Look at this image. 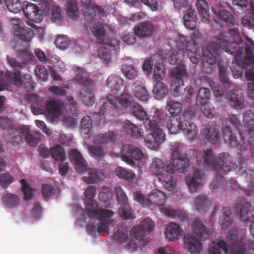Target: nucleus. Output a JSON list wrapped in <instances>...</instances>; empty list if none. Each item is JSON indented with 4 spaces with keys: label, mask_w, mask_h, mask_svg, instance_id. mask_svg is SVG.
Returning <instances> with one entry per match:
<instances>
[{
    "label": "nucleus",
    "mask_w": 254,
    "mask_h": 254,
    "mask_svg": "<svg viewBox=\"0 0 254 254\" xmlns=\"http://www.w3.org/2000/svg\"><path fill=\"white\" fill-rule=\"evenodd\" d=\"M93 27L90 28V30L100 45L98 51L99 57L106 64H109L111 61L110 50H119V42L115 38H106L105 27L99 22L93 23Z\"/></svg>",
    "instance_id": "6"
},
{
    "label": "nucleus",
    "mask_w": 254,
    "mask_h": 254,
    "mask_svg": "<svg viewBox=\"0 0 254 254\" xmlns=\"http://www.w3.org/2000/svg\"><path fill=\"white\" fill-rule=\"evenodd\" d=\"M195 116L194 112L191 110L185 111L180 117L181 130L187 137L191 140L197 138L198 129L191 120Z\"/></svg>",
    "instance_id": "16"
},
{
    "label": "nucleus",
    "mask_w": 254,
    "mask_h": 254,
    "mask_svg": "<svg viewBox=\"0 0 254 254\" xmlns=\"http://www.w3.org/2000/svg\"><path fill=\"white\" fill-rule=\"evenodd\" d=\"M22 136H24L26 142L31 146H35L40 139L42 134L37 131L31 132L26 126H21L13 131L9 137V142L13 145H19L22 142Z\"/></svg>",
    "instance_id": "12"
},
{
    "label": "nucleus",
    "mask_w": 254,
    "mask_h": 254,
    "mask_svg": "<svg viewBox=\"0 0 254 254\" xmlns=\"http://www.w3.org/2000/svg\"><path fill=\"white\" fill-rule=\"evenodd\" d=\"M210 92L208 88H201L198 92L196 102L197 104H202L208 101L210 99Z\"/></svg>",
    "instance_id": "62"
},
{
    "label": "nucleus",
    "mask_w": 254,
    "mask_h": 254,
    "mask_svg": "<svg viewBox=\"0 0 254 254\" xmlns=\"http://www.w3.org/2000/svg\"><path fill=\"white\" fill-rule=\"evenodd\" d=\"M196 6L198 13L203 20L205 22L209 21L210 14L209 5L207 1L205 0H197Z\"/></svg>",
    "instance_id": "41"
},
{
    "label": "nucleus",
    "mask_w": 254,
    "mask_h": 254,
    "mask_svg": "<svg viewBox=\"0 0 254 254\" xmlns=\"http://www.w3.org/2000/svg\"><path fill=\"white\" fill-rule=\"evenodd\" d=\"M43 101L37 98L36 101L31 104V111L34 115L46 113L47 117L52 121L58 119L62 114V109L64 106L60 100H50L46 106V109L42 106Z\"/></svg>",
    "instance_id": "10"
},
{
    "label": "nucleus",
    "mask_w": 254,
    "mask_h": 254,
    "mask_svg": "<svg viewBox=\"0 0 254 254\" xmlns=\"http://www.w3.org/2000/svg\"><path fill=\"white\" fill-rule=\"evenodd\" d=\"M171 75L173 77L172 82L179 85L184 84L183 78L188 76L187 70L183 63H181L178 66L172 68L171 71Z\"/></svg>",
    "instance_id": "30"
},
{
    "label": "nucleus",
    "mask_w": 254,
    "mask_h": 254,
    "mask_svg": "<svg viewBox=\"0 0 254 254\" xmlns=\"http://www.w3.org/2000/svg\"><path fill=\"white\" fill-rule=\"evenodd\" d=\"M155 30L154 25L148 22H142L134 27V34L139 37L145 38L151 36Z\"/></svg>",
    "instance_id": "29"
},
{
    "label": "nucleus",
    "mask_w": 254,
    "mask_h": 254,
    "mask_svg": "<svg viewBox=\"0 0 254 254\" xmlns=\"http://www.w3.org/2000/svg\"><path fill=\"white\" fill-rule=\"evenodd\" d=\"M119 214L121 218L125 220L131 219L134 218L133 211L130 205L127 203L121 206L119 210Z\"/></svg>",
    "instance_id": "55"
},
{
    "label": "nucleus",
    "mask_w": 254,
    "mask_h": 254,
    "mask_svg": "<svg viewBox=\"0 0 254 254\" xmlns=\"http://www.w3.org/2000/svg\"><path fill=\"white\" fill-rule=\"evenodd\" d=\"M107 102H103L100 106L99 111L95 115L100 117L99 121L102 123H105L104 116L109 110V107L118 108L117 104H119L125 107H128L131 104V96L127 93H123L121 95L115 97L110 95L107 98Z\"/></svg>",
    "instance_id": "13"
},
{
    "label": "nucleus",
    "mask_w": 254,
    "mask_h": 254,
    "mask_svg": "<svg viewBox=\"0 0 254 254\" xmlns=\"http://www.w3.org/2000/svg\"><path fill=\"white\" fill-rule=\"evenodd\" d=\"M222 132L225 140H228L232 146L238 147L240 151L238 154L237 158L239 164H236L232 161V157L228 153L219 154L216 157L211 148L207 149L203 151H196L195 157L198 165L211 168L214 171L221 172H228L234 168H239L243 174L250 173L252 178L254 176V172L248 169L246 161L249 157H245L244 146L246 145L240 142L236 134L233 130L232 126L238 130L242 127L241 123L235 115H229V117L222 120Z\"/></svg>",
    "instance_id": "1"
},
{
    "label": "nucleus",
    "mask_w": 254,
    "mask_h": 254,
    "mask_svg": "<svg viewBox=\"0 0 254 254\" xmlns=\"http://www.w3.org/2000/svg\"><path fill=\"white\" fill-rule=\"evenodd\" d=\"M219 73L220 80L223 86H227L228 88H234V85L229 81L227 77V67L219 65Z\"/></svg>",
    "instance_id": "58"
},
{
    "label": "nucleus",
    "mask_w": 254,
    "mask_h": 254,
    "mask_svg": "<svg viewBox=\"0 0 254 254\" xmlns=\"http://www.w3.org/2000/svg\"><path fill=\"white\" fill-rule=\"evenodd\" d=\"M185 245L188 251L192 254H197L202 250L201 243L191 234H186L184 236Z\"/></svg>",
    "instance_id": "28"
},
{
    "label": "nucleus",
    "mask_w": 254,
    "mask_h": 254,
    "mask_svg": "<svg viewBox=\"0 0 254 254\" xmlns=\"http://www.w3.org/2000/svg\"><path fill=\"white\" fill-rule=\"evenodd\" d=\"M203 135L205 138L211 143L217 144L220 139V133L218 129L212 127H207L203 130Z\"/></svg>",
    "instance_id": "38"
},
{
    "label": "nucleus",
    "mask_w": 254,
    "mask_h": 254,
    "mask_svg": "<svg viewBox=\"0 0 254 254\" xmlns=\"http://www.w3.org/2000/svg\"><path fill=\"white\" fill-rule=\"evenodd\" d=\"M194 205L197 211L202 212L210 205V201L205 195H200L196 197Z\"/></svg>",
    "instance_id": "47"
},
{
    "label": "nucleus",
    "mask_w": 254,
    "mask_h": 254,
    "mask_svg": "<svg viewBox=\"0 0 254 254\" xmlns=\"http://www.w3.org/2000/svg\"><path fill=\"white\" fill-rule=\"evenodd\" d=\"M117 138V133L114 131H108L104 133H100L95 136L94 141L95 144L105 145L114 142Z\"/></svg>",
    "instance_id": "35"
},
{
    "label": "nucleus",
    "mask_w": 254,
    "mask_h": 254,
    "mask_svg": "<svg viewBox=\"0 0 254 254\" xmlns=\"http://www.w3.org/2000/svg\"><path fill=\"white\" fill-rule=\"evenodd\" d=\"M148 124V133L145 138L146 146L151 149H158L165 140V133L163 127L166 126L171 134H177L181 130L180 121L170 119L167 113L157 109Z\"/></svg>",
    "instance_id": "3"
},
{
    "label": "nucleus",
    "mask_w": 254,
    "mask_h": 254,
    "mask_svg": "<svg viewBox=\"0 0 254 254\" xmlns=\"http://www.w3.org/2000/svg\"><path fill=\"white\" fill-rule=\"evenodd\" d=\"M210 86L213 94L216 97H224L229 100L231 105L237 110H242L245 108L244 99L242 93L238 90H235L234 88H228L227 86L224 88V90L217 83L212 82L209 83Z\"/></svg>",
    "instance_id": "11"
},
{
    "label": "nucleus",
    "mask_w": 254,
    "mask_h": 254,
    "mask_svg": "<svg viewBox=\"0 0 254 254\" xmlns=\"http://www.w3.org/2000/svg\"><path fill=\"white\" fill-rule=\"evenodd\" d=\"M51 155L57 161L64 162L66 159L64 149L60 145L51 148Z\"/></svg>",
    "instance_id": "49"
},
{
    "label": "nucleus",
    "mask_w": 254,
    "mask_h": 254,
    "mask_svg": "<svg viewBox=\"0 0 254 254\" xmlns=\"http://www.w3.org/2000/svg\"><path fill=\"white\" fill-rule=\"evenodd\" d=\"M18 69H14L15 71L13 72H8V74L4 76V79H6V81H3L2 79L0 80V92L3 90L10 83L17 87L23 85L26 88H33L34 82L31 75L26 74L21 76L20 71Z\"/></svg>",
    "instance_id": "14"
},
{
    "label": "nucleus",
    "mask_w": 254,
    "mask_h": 254,
    "mask_svg": "<svg viewBox=\"0 0 254 254\" xmlns=\"http://www.w3.org/2000/svg\"><path fill=\"white\" fill-rule=\"evenodd\" d=\"M18 57L21 59L22 63L19 62L14 58L7 56V61L8 64L14 69H21L23 64L31 61L34 58V55L32 53L29 52L27 50L18 51L17 53Z\"/></svg>",
    "instance_id": "22"
},
{
    "label": "nucleus",
    "mask_w": 254,
    "mask_h": 254,
    "mask_svg": "<svg viewBox=\"0 0 254 254\" xmlns=\"http://www.w3.org/2000/svg\"><path fill=\"white\" fill-rule=\"evenodd\" d=\"M175 173L169 172L166 171L160 176L158 177L159 181L162 184L165 188L169 190H171L175 188L176 183V179L174 178L172 174Z\"/></svg>",
    "instance_id": "37"
},
{
    "label": "nucleus",
    "mask_w": 254,
    "mask_h": 254,
    "mask_svg": "<svg viewBox=\"0 0 254 254\" xmlns=\"http://www.w3.org/2000/svg\"><path fill=\"white\" fill-rule=\"evenodd\" d=\"M121 70L124 76L129 79H134L137 75L136 68L130 64L123 65Z\"/></svg>",
    "instance_id": "56"
},
{
    "label": "nucleus",
    "mask_w": 254,
    "mask_h": 254,
    "mask_svg": "<svg viewBox=\"0 0 254 254\" xmlns=\"http://www.w3.org/2000/svg\"><path fill=\"white\" fill-rule=\"evenodd\" d=\"M165 235L170 241L177 240L182 235V229L178 224L173 222L170 223L165 230Z\"/></svg>",
    "instance_id": "32"
},
{
    "label": "nucleus",
    "mask_w": 254,
    "mask_h": 254,
    "mask_svg": "<svg viewBox=\"0 0 254 254\" xmlns=\"http://www.w3.org/2000/svg\"><path fill=\"white\" fill-rule=\"evenodd\" d=\"M163 53V52H161L160 53H157L152 56V57L146 59L143 64V70L147 73H150L152 70L153 63L154 61L157 62V59H160V61H164L167 59V57Z\"/></svg>",
    "instance_id": "43"
},
{
    "label": "nucleus",
    "mask_w": 254,
    "mask_h": 254,
    "mask_svg": "<svg viewBox=\"0 0 254 254\" xmlns=\"http://www.w3.org/2000/svg\"><path fill=\"white\" fill-rule=\"evenodd\" d=\"M170 166L171 163L169 161L164 162L161 159L154 158L149 168V172L158 178L166 171L170 172Z\"/></svg>",
    "instance_id": "23"
},
{
    "label": "nucleus",
    "mask_w": 254,
    "mask_h": 254,
    "mask_svg": "<svg viewBox=\"0 0 254 254\" xmlns=\"http://www.w3.org/2000/svg\"><path fill=\"white\" fill-rule=\"evenodd\" d=\"M65 9L67 15L71 19H75L78 17L79 10L76 0H67L65 3Z\"/></svg>",
    "instance_id": "45"
},
{
    "label": "nucleus",
    "mask_w": 254,
    "mask_h": 254,
    "mask_svg": "<svg viewBox=\"0 0 254 254\" xmlns=\"http://www.w3.org/2000/svg\"><path fill=\"white\" fill-rule=\"evenodd\" d=\"M122 127L126 133L132 136L137 138L142 136V129L128 120H126L122 123Z\"/></svg>",
    "instance_id": "36"
},
{
    "label": "nucleus",
    "mask_w": 254,
    "mask_h": 254,
    "mask_svg": "<svg viewBox=\"0 0 254 254\" xmlns=\"http://www.w3.org/2000/svg\"><path fill=\"white\" fill-rule=\"evenodd\" d=\"M0 127L4 130H9V132L6 136L7 140L9 142L10 135L13 134L15 129H17L18 127H15L13 122L7 118L3 117H0Z\"/></svg>",
    "instance_id": "48"
},
{
    "label": "nucleus",
    "mask_w": 254,
    "mask_h": 254,
    "mask_svg": "<svg viewBox=\"0 0 254 254\" xmlns=\"http://www.w3.org/2000/svg\"><path fill=\"white\" fill-rule=\"evenodd\" d=\"M6 5L9 11L14 13L20 11L23 6L19 0H6Z\"/></svg>",
    "instance_id": "60"
},
{
    "label": "nucleus",
    "mask_w": 254,
    "mask_h": 254,
    "mask_svg": "<svg viewBox=\"0 0 254 254\" xmlns=\"http://www.w3.org/2000/svg\"><path fill=\"white\" fill-rule=\"evenodd\" d=\"M219 49L234 56L238 64L242 66L254 65V43L237 28L219 33L202 49V64L208 67L216 63Z\"/></svg>",
    "instance_id": "2"
},
{
    "label": "nucleus",
    "mask_w": 254,
    "mask_h": 254,
    "mask_svg": "<svg viewBox=\"0 0 254 254\" xmlns=\"http://www.w3.org/2000/svg\"><path fill=\"white\" fill-rule=\"evenodd\" d=\"M154 228L155 224L150 218H144L139 225L134 226L129 234L131 238L137 241V243L130 241L127 244V248L134 252L144 248L147 244L144 239L145 234L153 231Z\"/></svg>",
    "instance_id": "9"
},
{
    "label": "nucleus",
    "mask_w": 254,
    "mask_h": 254,
    "mask_svg": "<svg viewBox=\"0 0 254 254\" xmlns=\"http://www.w3.org/2000/svg\"><path fill=\"white\" fill-rule=\"evenodd\" d=\"M11 23L15 37L24 42L31 41L33 37V31L31 29L26 27L19 19H13Z\"/></svg>",
    "instance_id": "20"
},
{
    "label": "nucleus",
    "mask_w": 254,
    "mask_h": 254,
    "mask_svg": "<svg viewBox=\"0 0 254 254\" xmlns=\"http://www.w3.org/2000/svg\"><path fill=\"white\" fill-rule=\"evenodd\" d=\"M168 112L172 116H177L182 110V104L179 102L170 100L167 103Z\"/></svg>",
    "instance_id": "54"
},
{
    "label": "nucleus",
    "mask_w": 254,
    "mask_h": 254,
    "mask_svg": "<svg viewBox=\"0 0 254 254\" xmlns=\"http://www.w3.org/2000/svg\"><path fill=\"white\" fill-rule=\"evenodd\" d=\"M163 61H160L159 59L158 63L155 65L154 76L156 80H162L165 77V68L164 65L162 64Z\"/></svg>",
    "instance_id": "61"
},
{
    "label": "nucleus",
    "mask_w": 254,
    "mask_h": 254,
    "mask_svg": "<svg viewBox=\"0 0 254 254\" xmlns=\"http://www.w3.org/2000/svg\"><path fill=\"white\" fill-rule=\"evenodd\" d=\"M204 177L203 172L200 169H196L193 174L188 176L186 178V183L191 192H194L202 185Z\"/></svg>",
    "instance_id": "26"
},
{
    "label": "nucleus",
    "mask_w": 254,
    "mask_h": 254,
    "mask_svg": "<svg viewBox=\"0 0 254 254\" xmlns=\"http://www.w3.org/2000/svg\"><path fill=\"white\" fill-rule=\"evenodd\" d=\"M243 118L246 133L244 135L239 133L237 137L240 142L247 146V144H249L248 140H252L254 138V114L251 111H246Z\"/></svg>",
    "instance_id": "18"
},
{
    "label": "nucleus",
    "mask_w": 254,
    "mask_h": 254,
    "mask_svg": "<svg viewBox=\"0 0 254 254\" xmlns=\"http://www.w3.org/2000/svg\"><path fill=\"white\" fill-rule=\"evenodd\" d=\"M171 147L172 155V160L169 161L171 163L170 172L185 173L190 165V159L181 154L179 143H174L171 145Z\"/></svg>",
    "instance_id": "15"
},
{
    "label": "nucleus",
    "mask_w": 254,
    "mask_h": 254,
    "mask_svg": "<svg viewBox=\"0 0 254 254\" xmlns=\"http://www.w3.org/2000/svg\"><path fill=\"white\" fill-rule=\"evenodd\" d=\"M131 239H129L128 238V232L127 231H124L122 230H118L113 235V240L114 241L117 243L119 244H126V248L129 250L127 248V245L128 244L129 242L133 241L137 243V241H136L135 239L131 237ZM131 251L130 250H129Z\"/></svg>",
    "instance_id": "40"
},
{
    "label": "nucleus",
    "mask_w": 254,
    "mask_h": 254,
    "mask_svg": "<svg viewBox=\"0 0 254 254\" xmlns=\"http://www.w3.org/2000/svg\"><path fill=\"white\" fill-rule=\"evenodd\" d=\"M220 221L223 229H227L232 225L233 220L231 208L229 207L223 208Z\"/></svg>",
    "instance_id": "46"
},
{
    "label": "nucleus",
    "mask_w": 254,
    "mask_h": 254,
    "mask_svg": "<svg viewBox=\"0 0 254 254\" xmlns=\"http://www.w3.org/2000/svg\"><path fill=\"white\" fill-rule=\"evenodd\" d=\"M74 71L73 81L75 84L81 86L79 92L81 100L87 106H92L95 102L94 91L95 90L94 83L84 74L83 68L77 66L72 67Z\"/></svg>",
    "instance_id": "7"
},
{
    "label": "nucleus",
    "mask_w": 254,
    "mask_h": 254,
    "mask_svg": "<svg viewBox=\"0 0 254 254\" xmlns=\"http://www.w3.org/2000/svg\"><path fill=\"white\" fill-rule=\"evenodd\" d=\"M88 177H83L82 180L88 184L98 182L102 180V174L97 170L89 169L88 171Z\"/></svg>",
    "instance_id": "51"
},
{
    "label": "nucleus",
    "mask_w": 254,
    "mask_h": 254,
    "mask_svg": "<svg viewBox=\"0 0 254 254\" xmlns=\"http://www.w3.org/2000/svg\"><path fill=\"white\" fill-rule=\"evenodd\" d=\"M153 92L155 96V98L159 99L166 96L168 93V89L164 83L158 81L154 85Z\"/></svg>",
    "instance_id": "52"
},
{
    "label": "nucleus",
    "mask_w": 254,
    "mask_h": 254,
    "mask_svg": "<svg viewBox=\"0 0 254 254\" xmlns=\"http://www.w3.org/2000/svg\"><path fill=\"white\" fill-rule=\"evenodd\" d=\"M81 6L84 9V15L89 22H94L96 16H104L105 10L100 6L92 3L91 0H81Z\"/></svg>",
    "instance_id": "21"
},
{
    "label": "nucleus",
    "mask_w": 254,
    "mask_h": 254,
    "mask_svg": "<svg viewBox=\"0 0 254 254\" xmlns=\"http://www.w3.org/2000/svg\"><path fill=\"white\" fill-rule=\"evenodd\" d=\"M212 11L218 19L224 22L228 26L234 25L235 22L234 16L230 12L225 10L221 4L215 5Z\"/></svg>",
    "instance_id": "27"
},
{
    "label": "nucleus",
    "mask_w": 254,
    "mask_h": 254,
    "mask_svg": "<svg viewBox=\"0 0 254 254\" xmlns=\"http://www.w3.org/2000/svg\"><path fill=\"white\" fill-rule=\"evenodd\" d=\"M92 121L89 116H84L81 121V129L84 134L91 136L92 135Z\"/></svg>",
    "instance_id": "57"
},
{
    "label": "nucleus",
    "mask_w": 254,
    "mask_h": 254,
    "mask_svg": "<svg viewBox=\"0 0 254 254\" xmlns=\"http://www.w3.org/2000/svg\"><path fill=\"white\" fill-rule=\"evenodd\" d=\"M192 229L194 234L200 238H206L208 233L205 226L203 222L197 218H195L192 223Z\"/></svg>",
    "instance_id": "42"
},
{
    "label": "nucleus",
    "mask_w": 254,
    "mask_h": 254,
    "mask_svg": "<svg viewBox=\"0 0 254 254\" xmlns=\"http://www.w3.org/2000/svg\"><path fill=\"white\" fill-rule=\"evenodd\" d=\"M178 44H181L185 48L187 57L192 63L196 64L200 61V52L197 44L193 41H188L187 37L180 35L177 40Z\"/></svg>",
    "instance_id": "17"
},
{
    "label": "nucleus",
    "mask_w": 254,
    "mask_h": 254,
    "mask_svg": "<svg viewBox=\"0 0 254 254\" xmlns=\"http://www.w3.org/2000/svg\"><path fill=\"white\" fill-rule=\"evenodd\" d=\"M240 219L243 222L247 223L254 218V207L249 202H246L242 205L239 212Z\"/></svg>",
    "instance_id": "34"
},
{
    "label": "nucleus",
    "mask_w": 254,
    "mask_h": 254,
    "mask_svg": "<svg viewBox=\"0 0 254 254\" xmlns=\"http://www.w3.org/2000/svg\"><path fill=\"white\" fill-rule=\"evenodd\" d=\"M237 234V231L236 230L229 232L228 239L233 242L232 247L230 249V251H228L227 243L221 240L217 243L212 242L210 244L207 254H221V250L223 251L225 254H244L246 245L242 239L234 241Z\"/></svg>",
    "instance_id": "8"
},
{
    "label": "nucleus",
    "mask_w": 254,
    "mask_h": 254,
    "mask_svg": "<svg viewBox=\"0 0 254 254\" xmlns=\"http://www.w3.org/2000/svg\"><path fill=\"white\" fill-rule=\"evenodd\" d=\"M69 159L73 161L75 169L78 173H84L88 170L87 162L82 157L80 152L77 149H71L69 151Z\"/></svg>",
    "instance_id": "24"
},
{
    "label": "nucleus",
    "mask_w": 254,
    "mask_h": 254,
    "mask_svg": "<svg viewBox=\"0 0 254 254\" xmlns=\"http://www.w3.org/2000/svg\"><path fill=\"white\" fill-rule=\"evenodd\" d=\"M115 174L119 178L128 181L133 180L135 176L131 170H127L122 167H118L116 168Z\"/></svg>",
    "instance_id": "50"
},
{
    "label": "nucleus",
    "mask_w": 254,
    "mask_h": 254,
    "mask_svg": "<svg viewBox=\"0 0 254 254\" xmlns=\"http://www.w3.org/2000/svg\"><path fill=\"white\" fill-rule=\"evenodd\" d=\"M133 197L136 201L143 206H149L154 204L161 207V212L167 216L177 218L182 221L188 219V215L184 210L168 208L164 206L166 197L165 193L159 190H152L151 193L148 195H144L139 191H135L133 193Z\"/></svg>",
    "instance_id": "5"
},
{
    "label": "nucleus",
    "mask_w": 254,
    "mask_h": 254,
    "mask_svg": "<svg viewBox=\"0 0 254 254\" xmlns=\"http://www.w3.org/2000/svg\"><path fill=\"white\" fill-rule=\"evenodd\" d=\"M130 112L132 115L135 117L137 119L139 120L142 121L144 123L148 124L149 120V118L146 112L144 110L143 108L138 104H134L131 106L130 107Z\"/></svg>",
    "instance_id": "39"
},
{
    "label": "nucleus",
    "mask_w": 254,
    "mask_h": 254,
    "mask_svg": "<svg viewBox=\"0 0 254 254\" xmlns=\"http://www.w3.org/2000/svg\"><path fill=\"white\" fill-rule=\"evenodd\" d=\"M197 105L200 107L201 110L206 118H212L214 117L215 114L214 107L210 104L209 102L207 101Z\"/></svg>",
    "instance_id": "59"
},
{
    "label": "nucleus",
    "mask_w": 254,
    "mask_h": 254,
    "mask_svg": "<svg viewBox=\"0 0 254 254\" xmlns=\"http://www.w3.org/2000/svg\"><path fill=\"white\" fill-rule=\"evenodd\" d=\"M19 197L10 193H3L2 197V203L7 207L14 208L17 206L19 203Z\"/></svg>",
    "instance_id": "44"
},
{
    "label": "nucleus",
    "mask_w": 254,
    "mask_h": 254,
    "mask_svg": "<svg viewBox=\"0 0 254 254\" xmlns=\"http://www.w3.org/2000/svg\"><path fill=\"white\" fill-rule=\"evenodd\" d=\"M106 86L111 91L117 92L124 88V80L120 76L112 74L107 78Z\"/></svg>",
    "instance_id": "31"
},
{
    "label": "nucleus",
    "mask_w": 254,
    "mask_h": 254,
    "mask_svg": "<svg viewBox=\"0 0 254 254\" xmlns=\"http://www.w3.org/2000/svg\"><path fill=\"white\" fill-rule=\"evenodd\" d=\"M88 151L90 155L93 158L98 160L101 159L105 155L103 149L100 146L90 145L88 147Z\"/></svg>",
    "instance_id": "63"
},
{
    "label": "nucleus",
    "mask_w": 254,
    "mask_h": 254,
    "mask_svg": "<svg viewBox=\"0 0 254 254\" xmlns=\"http://www.w3.org/2000/svg\"><path fill=\"white\" fill-rule=\"evenodd\" d=\"M185 56L184 48L179 49L178 51L172 53L169 57L168 61L171 64H177L178 63H183V60Z\"/></svg>",
    "instance_id": "53"
},
{
    "label": "nucleus",
    "mask_w": 254,
    "mask_h": 254,
    "mask_svg": "<svg viewBox=\"0 0 254 254\" xmlns=\"http://www.w3.org/2000/svg\"><path fill=\"white\" fill-rule=\"evenodd\" d=\"M22 9L25 16L30 21L39 23L42 20L43 16L41 14V11L36 5L31 3H27L23 4Z\"/></svg>",
    "instance_id": "25"
},
{
    "label": "nucleus",
    "mask_w": 254,
    "mask_h": 254,
    "mask_svg": "<svg viewBox=\"0 0 254 254\" xmlns=\"http://www.w3.org/2000/svg\"><path fill=\"white\" fill-rule=\"evenodd\" d=\"M133 86V94L134 97L141 102H147L149 95L143 84L137 81L134 83Z\"/></svg>",
    "instance_id": "33"
},
{
    "label": "nucleus",
    "mask_w": 254,
    "mask_h": 254,
    "mask_svg": "<svg viewBox=\"0 0 254 254\" xmlns=\"http://www.w3.org/2000/svg\"><path fill=\"white\" fill-rule=\"evenodd\" d=\"M122 160L131 166L135 165V161L143 158V154L140 148L131 144H125L121 149Z\"/></svg>",
    "instance_id": "19"
},
{
    "label": "nucleus",
    "mask_w": 254,
    "mask_h": 254,
    "mask_svg": "<svg viewBox=\"0 0 254 254\" xmlns=\"http://www.w3.org/2000/svg\"><path fill=\"white\" fill-rule=\"evenodd\" d=\"M70 44V42L68 37L65 35L58 36L55 41V45L57 47L62 50L67 48Z\"/></svg>",
    "instance_id": "64"
},
{
    "label": "nucleus",
    "mask_w": 254,
    "mask_h": 254,
    "mask_svg": "<svg viewBox=\"0 0 254 254\" xmlns=\"http://www.w3.org/2000/svg\"><path fill=\"white\" fill-rule=\"evenodd\" d=\"M96 203L93 199H86L85 200V207L83 213L90 219H95L100 222L96 227L93 223H88L86 225L87 231L91 234L97 231L101 233L103 232L108 233V226H113L115 221L111 217L114 215V212L107 209H95Z\"/></svg>",
    "instance_id": "4"
}]
</instances>
